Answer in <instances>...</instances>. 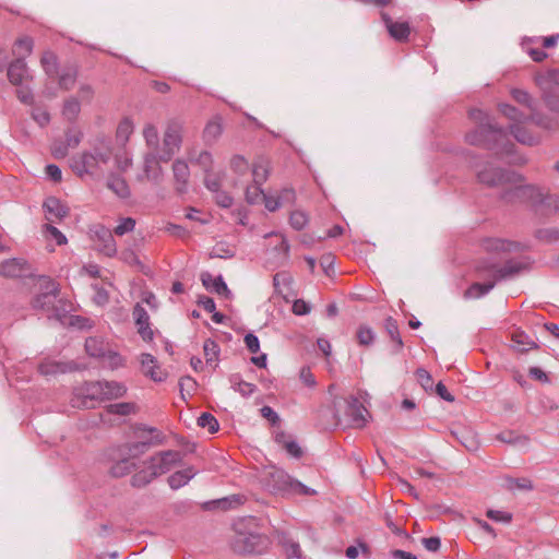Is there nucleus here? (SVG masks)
<instances>
[{"instance_id":"obj_1","label":"nucleus","mask_w":559,"mask_h":559,"mask_svg":"<svg viewBox=\"0 0 559 559\" xmlns=\"http://www.w3.org/2000/svg\"><path fill=\"white\" fill-rule=\"evenodd\" d=\"M468 116L477 123V127L465 135L468 144L492 151L499 157L513 155L515 145L511 142L507 129L495 123L481 109L473 108Z\"/></svg>"},{"instance_id":"obj_2","label":"nucleus","mask_w":559,"mask_h":559,"mask_svg":"<svg viewBox=\"0 0 559 559\" xmlns=\"http://www.w3.org/2000/svg\"><path fill=\"white\" fill-rule=\"evenodd\" d=\"M532 261L526 258L510 259L503 265L492 262H485L480 270L487 272L488 281L474 283L465 292V298H480L487 295L498 282L511 280L531 267Z\"/></svg>"},{"instance_id":"obj_3","label":"nucleus","mask_w":559,"mask_h":559,"mask_svg":"<svg viewBox=\"0 0 559 559\" xmlns=\"http://www.w3.org/2000/svg\"><path fill=\"white\" fill-rule=\"evenodd\" d=\"M59 285L49 277H40V292L34 297L32 306L47 313L49 319L64 323L67 313L72 309L70 301L59 298Z\"/></svg>"},{"instance_id":"obj_4","label":"nucleus","mask_w":559,"mask_h":559,"mask_svg":"<svg viewBox=\"0 0 559 559\" xmlns=\"http://www.w3.org/2000/svg\"><path fill=\"white\" fill-rule=\"evenodd\" d=\"M235 537L233 547L240 554L261 555L269 548L270 540L260 532L255 518L240 519L234 524Z\"/></svg>"},{"instance_id":"obj_5","label":"nucleus","mask_w":559,"mask_h":559,"mask_svg":"<svg viewBox=\"0 0 559 559\" xmlns=\"http://www.w3.org/2000/svg\"><path fill=\"white\" fill-rule=\"evenodd\" d=\"M522 183V182H519ZM542 189L537 185H516L510 188H503L499 193V200L507 205L525 204L537 215Z\"/></svg>"},{"instance_id":"obj_6","label":"nucleus","mask_w":559,"mask_h":559,"mask_svg":"<svg viewBox=\"0 0 559 559\" xmlns=\"http://www.w3.org/2000/svg\"><path fill=\"white\" fill-rule=\"evenodd\" d=\"M474 167L476 169L478 182L489 188L509 183L516 185L518 182H523L525 180L524 176L516 171L496 167L489 163H486L483 167L475 163Z\"/></svg>"},{"instance_id":"obj_7","label":"nucleus","mask_w":559,"mask_h":559,"mask_svg":"<svg viewBox=\"0 0 559 559\" xmlns=\"http://www.w3.org/2000/svg\"><path fill=\"white\" fill-rule=\"evenodd\" d=\"M99 401H103L100 381L85 382L74 389L71 404L78 408H94Z\"/></svg>"},{"instance_id":"obj_8","label":"nucleus","mask_w":559,"mask_h":559,"mask_svg":"<svg viewBox=\"0 0 559 559\" xmlns=\"http://www.w3.org/2000/svg\"><path fill=\"white\" fill-rule=\"evenodd\" d=\"M183 126L179 120H171L164 134L163 148L158 155L159 160L168 162L179 151L182 143Z\"/></svg>"},{"instance_id":"obj_9","label":"nucleus","mask_w":559,"mask_h":559,"mask_svg":"<svg viewBox=\"0 0 559 559\" xmlns=\"http://www.w3.org/2000/svg\"><path fill=\"white\" fill-rule=\"evenodd\" d=\"M262 483L273 493L290 491L294 479L282 468L272 466L264 471Z\"/></svg>"},{"instance_id":"obj_10","label":"nucleus","mask_w":559,"mask_h":559,"mask_svg":"<svg viewBox=\"0 0 559 559\" xmlns=\"http://www.w3.org/2000/svg\"><path fill=\"white\" fill-rule=\"evenodd\" d=\"M182 455L179 451L167 450L153 455L148 460L153 476H160L168 473L175 465L180 464Z\"/></svg>"},{"instance_id":"obj_11","label":"nucleus","mask_w":559,"mask_h":559,"mask_svg":"<svg viewBox=\"0 0 559 559\" xmlns=\"http://www.w3.org/2000/svg\"><path fill=\"white\" fill-rule=\"evenodd\" d=\"M0 274L4 277L17 278L33 275V267L22 258H13L0 264Z\"/></svg>"},{"instance_id":"obj_12","label":"nucleus","mask_w":559,"mask_h":559,"mask_svg":"<svg viewBox=\"0 0 559 559\" xmlns=\"http://www.w3.org/2000/svg\"><path fill=\"white\" fill-rule=\"evenodd\" d=\"M344 402L346 404L345 414L349 418L350 424L358 428L364 427L369 415L367 408L353 395L345 399Z\"/></svg>"},{"instance_id":"obj_13","label":"nucleus","mask_w":559,"mask_h":559,"mask_svg":"<svg viewBox=\"0 0 559 559\" xmlns=\"http://www.w3.org/2000/svg\"><path fill=\"white\" fill-rule=\"evenodd\" d=\"M132 317L141 338L145 342H151L154 337V332L151 328L150 316L147 311L140 304H136L133 308Z\"/></svg>"},{"instance_id":"obj_14","label":"nucleus","mask_w":559,"mask_h":559,"mask_svg":"<svg viewBox=\"0 0 559 559\" xmlns=\"http://www.w3.org/2000/svg\"><path fill=\"white\" fill-rule=\"evenodd\" d=\"M382 21L390 36L396 41H407L411 35V26L408 22H394L388 13L381 14Z\"/></svg>"},{"instance_id":"obj_15","label":"nucleus","mask_w":559,"mask_h":559,"mask_svg":"<svg viewBox=\"0 0 559 559\" xmlns=\"http://www.w3.org/2000/svg\"><path fill=\"white\" fill-rule=\"evenodd\" d=\"M173 174L175 179V190L178 194H185L188 191L190 169L182 159H176L173 163Z\"/></svg>"},{"instance_id":"obj_16","label":"nucleus","mask_w":559,"mask_h":559,"mask_svg":"<svg viewBox=\"0 0 559 559\" xmlns=\"http://www.w3.org/2000/svg\"><path fill=\"white\" fill-rule=\"evenodd\" d=\"M43 210L48 221H61L69 214V207L56 197H48L43 203Z\"/></svg>"},{"instance_id":"obj_17","label":"nucleus","mask_w":559,"mask_h":559,"mask_svg":"<svg viewBox=\"0 0 559 559\" xmlns=\"http://www.w3.org/2000/svg\"><path fill=\"white\" fill-rule=\"evenodd\" d=\"M552 214H559V194H550L543 188L536 216L546 218Z\"/></svg>"},{"instance_id":"obj_18","label":"nucleus","mask_w":559,"mask_h":559,"mask_svg":"<svg viewBox=\"0 0 559 559\" xmlns=\"http://www.w3.org/2000/svg\"><path fill=\"white\" fill-rule=\"evenodd\" d=\"M78 369L74 361H57L46 359L38 366V370L44 376H56L59 373H67Z\"/></svg>"},{"instance_id":"obj_19","label":"nucleus","mask_w":559,"mask_h":559,"mask_svg":"<svg viewBox=\"0 0 559 559\" xmlns=\"http://www.w3.org/2000/svg\"><path fill=\"white\" fill-rule=\"evenodd\" d=\"M141 368L142 372L150 377L155 382H162L166 379V372H164L157 362V359L147 353L141 355Z\"/></svg>"},{"instance_id":"obj_20","label":"nucleus","mask_w":559,"mask_h":559,"mask_svg":"<svg viewBox=\"0 0 559 559\" xmlns=\"http://www.w3.org/2000/svg\"><path fill=\"white\" fill-rule=\"evenodd\" d=\"M201 281L203 286L209 292L215 293L219 296H224L225 298L231 297V292L227 287L222 275L214 277L209 272H204L201 274Z\"/></svg>"},{"instance_id":"obj_21","label":"nucleus","mask_w":559,"mask_h":559,"mask_svg":"<svg viewBox=\"0 0 559 559\" xmlns=\"http://www.w3.org/2000/svg\"><path fill=\"white\" fill-rule=\"evenodd\" d=\"M90 152L97 157L100 164H107L112 155L111 139L106 135L96 136Z\"/></svg>"},{"instance_id":"obj_22","label":"nucleus","mask_w":559,"mask_h":559,"mask_svg":"<svg viewBox=\"0 0 559 559\" xmlns=\"http://www.w3.org/2000/svg\"><path fill=\"white\" fill-rule=\"evenodd\" d=\"M29 78L28 68L25 59L16 58L8 68V79L13 85H21L23 81Z\"/></svg>"},{"instance_id":"obj_23","label":"nucleus","mask_w":559,"mask_h":559,"mask_svg":"<svg viewBox=\"0 0 559 559\" xmlns=\"http://www.w3.org/2000/svg\"><path fill=\"white\" fill-rule=\"evenodd\" d=\"M293 277L288 272H278L273 276V286L277 295L288 301L292 293Z\"/></svg>"},{"instance_id":"obj_24","label":"nucleus","mask_w":559,"mask_h":559,"mask_svg":"<svg viewBox=\"0 0 559 559\" xmlns=\"http://www.w3.org/2000/svg\"><path fill=\"white\" fill-rule=\"evenodd\" d=\"M159 158L154 153H148L144 157V174L151 181L158 182L162 177V167Z\"/></svg>"},{"instance_id":"obj_25","label":"nucleus","mask_w":559,"mask_h":559,"mask_svg":"<svg viewBox=\"0 0 559 559\" xmlns=\"http://www.w3.org/2000/svg\"><path fill=\"white\" fill-rule=\"evenodd\" d=\"M107 188L121 199H127L131 194L130 188L124 178L116 174L109 175L107 180Z\"/></svg>"},{"instance_id":"obj_26","label":"nucleus","mask_w":559,"mask_h":559,"mask_svg":"<svg viewBox=\"0 0 559 559\" xmlns=\"http://www.w3.org/2000/svg\"><path fill=\"white\" fill-rule=\"evenodd\" d=\"M195 475L197 471L193 467L177 471L168 477V485L171 489H179L187 485Z\"/></svg>"},{"instance_id":"obj_27","label":"nucleus","mask_w":559,"mask_h":559,"mask_svg":"<svg viewBox=\"0 0 559 559\" xmlns=\"http://www.w3.org/2000/svg\"><path fill=\"white\" fill-rule=\"evenodd\" d=\"M510 132L521 144L533 146L539 142L537 136L533 135L525 127L519 123L511 124Z\"/></svg>"},{"instance_id":"obj_28","label":"nucleus","mask_w":559,"mask_h":559,"mask_svg":"<svg viewBox=\"0 0 559 559\" xmlns=\"http://www.w3.org/2000/svg\"><path fill=\"white\" fill-rule=\"evenodd\" d=\"M100 385L103 389V401L121 397L127 392V388L120 382L100 381Z\"/></svg>"},{"instance_id":"obj_29","label":"nucleus","mask_w":559,"mask_h":559,"mask_svg":"<svg viewBox=\"0 0 559 559\" xmlns=\"http://www.w3.org/2000/svg\"><path fill=\"white\" fill-rule=\"evenodd\" d=\"M266 254L276 259V262L266 261V265L271 269H276L286 264L289 257V247H270L266 249Z\"/></svg>"},{"instance_id":"obj_30","label":"nucleus","mask_w":559,"mask_h":559,"mask_svg":"<svg viewBox=\"0 0 559 559\" xmlns=\"http://www.w3.org/2000/svg\"><path fill=\"white\" fill-rule=\"evenodd\" d=\"M295 198V191L293 189H283L278 198L270 197L264 194L262 203H264L266 210L274 212L280 209L282 201H290Z\"/></svg>"},{"instance_id":"obj_31","label":"nucleus","mask_w":559,"mask_h":559,"mask_svg":"<svg viewBox=\"0 0 559 559\" xmlns=\"http://www.w3.org/2000/svg\"><path fill=\"white\" fill-rule=\"evenodd\" d=\"M164 437L159 433L156 435L151 441L134 442L128 447V454L130 460L136 457L147 451L152 444H162Z\"/></svg>"},{"instance_id":"obj_32","label":"nucleus","mask_w":559,"mask_h":559,"mask_svg":"<svg viewBox=\"0 0 559 559\" xmlns=\"http://www.w3.org/2000/svg\"><path fill=\"white\" fill-rule=\"evenodd\" d=\"M78 78V69L70 67L63 69L59 75L58 85L61 90L70 91L73 88Z\"/></svg>"},{"instance_id":"obj_33","label":"nucleus","mask_w":559,"mask_h":559,"mask_svg":"<svg viewBox=\"0 0 559 559\" xmlns=\"http://www.w3.org/2000/svg\"><path fill=\"white\" fill-rule=\"evenodd\" d=\"M34 40L29 36H24L15 40L13 53L16 55V58L25 59L33 51Z\"/></svg>"},{"instance_id":"obj_34","label":"nucleus","mask_w":559,"mask_h":559,"mask_svg":"<svg viewBox=\"0 0 559 559\" xmlns=\"http://www.w3.org/2000/svg\"><path fill=\"white\" fill-rule=\"evenodd\" d=\"M40 63L48 76L52 78L57 74L59 63L56 53L52 51H45L41 56Z\"/></svg>"},{"instance_id":"obj_35","label":"nucleus","mask_w":559,"mask_h":559,"mask_svg":"<svg viewBox=\"0 0 559 559\" xmlns=\"http://www.w3.org/2000/svg\"><path fill=\"white\" fill-rule=\"evenodd\" d=\"M510 94L512 98L520 105L525 106L531 111L536 110V103L527 91L514 87L510 91Z\"/></svg>"},{"instance_id":"obj_36","label":"nucleus","mask_w":559,"mask_h":559,"mask_svg":"<svg viewBox=\"0 0 559 559\" xmlns=\"http://www.w3.org/2000/svg\"><path fill=\"white\" fill-rule=\"evenodd\" d=\"M81 111V104L78 98L70 97L68 98L62 108V115L63 117L70 121L74 122Z\"/></svg>"},{"instance_id":"obj_37","label":"nucleus","mask_w":559,"mask_h":559,"mask_svg":"<svg viewBox=\"0 0 559 559\" xmlns=\"http://www.w3.org/2000/svg\"><path fill=\"white\" fill-rule=\"evenodd\" d=\"M384 328L390 338L396 344L395 352H400L403 348L404 344L400 335L396 320L393 319L392 317L386 318L384 322Z\"/></svg>"},{"instance_id":"obj_38","label":"nucleus","mask_w":559,"mask_h":559,"mask_svg":"<svg viewBox=\"0 0 559 559\" xmlns=\"http://www.w3.org/2000/svg\"><path fill=\"white\" fill-rule=\"evenodd\" d=\"M512 342L519 352H526L530 348H535V342L524 332L516 331L512 334Z\"/></svg>"},{"instance_id":"obj_39","label":"nucleus","mask_w":559,"mask_h":559,"mask_svg":"<svg viewBox=\"0 0 559 559\" xmlns=\"http://www.w3.org/2000/svg\"><path fill=\"white\" fill-rule=\"evenodd\" d=\"M85 350L91 357H103L105 356L106 348L105 344L100 338L88 337L85 341Z\"/></svg>"},{"instance_id":"obj_40","label":"nucleus","mask_w":559,"mask_h":559,"mask_svg":"<svg viewBox=\"0 0 559 559\" xmlns=\"http://www.w3.org/2000/svg\"><path fill=\"white\" fill-rule=\"evenodd\" d=\"M535 239L539 242H559V228L546 227L535 231Z\"/></svg>"},{"instance_id":"obj_41","label":"nucleus","mask_w":559,"mask_h":559,"mask_svg":"<svg viewBox=\"0 0 559 559\" xmlns=\"http://www.w3.org/2000/svg\"><path fill=\"white\" fill-rule=\"evenodd\" d=\"M203 350H204L206 364L214 362L215 364L214 368H216L217 361H218V355H219L218 344L215 341L207 338L204 342Z\"/></svg>"},{"instance_id":"obj_42","label":"nucleus","mask_w":559,"mask_h":559,"mask_svg":"<svg viewBox=\"0 0 559 559\" xmlns=\"http://www.w3.org/2000/svg\"><path fill=\"white\" fill-rule=\"evenodd\" d=\"M119 258L129 265L135 266L140 271H144V264L140 261L135 251L130 247H122Z\"/></svg>"},{"instance_id":"obj_43","label":"nucleus","mask_w":559,"mask_h":559,"mask_svg":"<svg viewBox=\"0 0 559 559\" xmlns=\"http://www.w3.org/2000/svg\"><path fill=\"white\" fill-rule=\"evenodd\" d=\"M500 112L515 123H520L526 121V117L521 110L516 107L509 104H500L499 105Z\"/></svg>"},{"instance_id":"obj_44","label":"nucleus","mask_w":559,"mask_h":559,"mask_svg":"<svg viewBox=\"0 0 559 559\" xmlns=\"http://www.w3.org/2000/svg\"><path fill=\"white\" fill-rule=\"evenodd\" d=\"M504 481H506L507 489H509L511 491L532 490L533 489L532 480L526 477H521V478L506 477Z\"/></svg>"},{"instance_id":"obj_45","label":"nucleus","mask_w":559,"mask_h":559,"mask_svg":"<svg viewBox=\"0 0 559 559\" xmlns=\"http://www.w3.org/2000/svg\"><path fill=\"white\" fill-rule=\"evenodd\" d=\"M63 324H68L80 330H88L94 326V322L90 318L75 314L69 316V313H67V319Z\"/></svg>"},{"instance_id":"obj_46","label":"nucleus","mask_w":559,"mask_h":559,"mask_svg":"<svg viewBox=\"0 0 559 559\" xmlns=\"http://www.w3.org/2000/svg\"><path fill=\"white\" fill-rule=\"evenodd\" d=\"M134 463L130 460V457H124L118 462H116L111 468L110 473L114 477H122L131 472L134 467Z\"/></svg>"},{"instance_id":"obj_47","label":"nucleus","mask_w":559,"mask_h":559,"mask_svg":"<svg viewBox=\"0 0 559 559\" xmlns=\"http://www.w3.org/2000/svg\"><path fill=\"white\" fill-rule=\"evenodd\" d=\"M132 132H133V123H132L131 119L123 118L117 127L116 138L118 141L126 143L129 140Z\"/></svg>"},{"instance_id":"obj_48","label":"nucleus","mask_w":559,"mask_h":559,"mask_svg":"<svg viewBox=\"0 0 559 559\" xmlns=\"http://www.w3.org/2000/svg\"><path fill=\"white\" fill-rule=\"evenodd\" d=\"M260 185L252 183L251 186H248L246 189V201L249 204H260L262 203V200L264 199V191L261 188Z\"/></svg>"},{"instance_id":"obj_49","label":"nucleus","mask_w":559,"mask_h":559,"mask_svg":"<svg viewBox=\"0 0 559 559\" xmlns=\"http://www.w3.org/2000/svg\"><path fill=\"white\" fill-rule=\"evenodd\" d=\"M198 425L201 428H206L210 433H214L219 429L217 419L210 413H202L198 418Z\"/></svg>"},{"instance_id":"obj_50","label":"nucleus","mask_w":559,"mask_h":559,"mask_svg":"<svg viewBox=\"0 0 559 559\" xmlns=\"http://www.w3.org/2000/svg\"><path fill=\"white\" fill-rule=\"evenodd\" d=\"M156 476L152 475L150 466L146 469H142L134 474L131 479V484L134 487H144L150 484Z\"/></svg>"},{"instance_id":"obj_51","label":"nucleus","mask_w":559,"mask_h":559,"mask_svg":"<svg viewBox=\"0 0 559 559\" xmlns=\"http://www.w3.org/2000/svg\"><path fill=\"white\" fill-rule=\"evenodd\" d=\"M43 233L47 239L56 240V245H67V237L55 226L45 224L43 226Z\"/></svg>"},{"instance_id":"obj_52","label":"nucleus","mask_w":559,"mask_h":559,"mask_svg":"<svg viewBox=\"0 0 559 559\" xmlns=\"http://www.w3.org/2000/svg\"><path fill=\"white\" fill-rule=\"evenodd\" d=\"M356 336H357V341H358L359 345H361V346H369V345L373 344L374 338H376V334L372 331V329L369 326H366V325L359 326V329L357 330Z\"/></svg>"},{"instance_id":"obj_53","label":"nucleus","mask_w":559,"mask_h":559,"mask_svg":"<svg viewBox=\"0 0 559 559\" xmlns=\"http://www.w3.org/2000/svg\"><path fill=\"white\" fill-rule=\"evenodd\" d=\"M143 136L145 139L147 146H150L154 150L158 146V142H159L158 131L154 124L147 123L144 127Z\"/></svg>"},{"instance_id":"obj_54","label":"nucleus","mask_w":559,"mask_h":559,"mask_svg":"<svg viewBox=\"0 0 559 559\" xmlns=\"http://www.w3.org/2000/svg\"><path fill=\"white\" fill-rule=\"evenodd\" d=\"M135 406L133 403L121 402L115 403L107 406V412L110 414H117L121 416L130 415L134 412Z\"/></svg>"},{"instance_id":"obj_55","label":"nucleus","mask_w":559,"mask_h":559,"mask_svg":"<svg viewBox=\"0 0 559 559\" xmlns=\"http://www.w3.org/2000/svg\"><path fill=\"white\" fill-rule=\"evenodd\" d=\"M252 177H253V183L262 186L267 177H269V169L266 165L261 163H255L252 168Z\"/></svg>"},{"instance_id":"obj_56","label":"nucleus","mask_w":559,"mask_h":559,"mask_svg":"<svg viewBox=\"0 0 559 559\" xmlns=\"http://www.w3.org/2000/svg\"><path fill=\"white\" fill-rule=\"evenodd\" d=\"M308 215L304 211H294L290 214V226L296 230H301L308 224Z\"/></svg>"},{"instance_id":"obj_57","label":"nucleus","mask_w":559,"mask_h":559,"mask_svg":"<svg viewBox=\"0 0 559 559\" xmlns=\"http://www.w3.org/2000/svg\"><path fill=\"white\" fill-rule=\"evenodd\" d=\"M222 133V124L218 120L210 121L203 131V136L205 140H216Z\"/></svg>"},{"instance_id":"obj_58","label":"nucleus","mask_w":559,"mask_h":559,"mask_svg":"<svg viewBox=\"0 0 559 559\" xmlns=\"http://www.w3.org/2000/svg\"><path fill=\"white\" fill-rule=\"evenodd\" d=\"M91 233H92L93 237H95L97 240L104 242V245H107L109 241L112 240L111 230L103 225L94 226L91 229Z\"/></svg>"},{"instance_id":"obj_59","label":"nucleus","mask_w":559,"mask_h":559,"mask_svg":"<svg viewBox=\"0 0 559 559\" xmlns=\"http://www.w3.org/2000/svg\"><path fill=\"white\" fill-rule=\"evenodd\" d=\"M526 121H532L536 126L542 127L544 129L552 128L551 119L545 115L539 114L537 109L535 111H531V115L526 117Z\"/></svg>"},{"instance_id":"obj_60","label":"nucleus","mask_w":559,"mask_h":559,"mask_svg":"<svg viewBox=\"0 0 559 559\" xmlns=\"http://www.w3.org/2000/svg\"><path fill=\"white\" fill-rule=\"evenodd\" d=\"M83 133L74 128L66 131V141H63L70 148H75L80 145Z\"/></svg>"},{"instance_id":"obj_61","label":"nucleus","mask_w":559,"mask_h":559,"mask_svg":"<svg viewBox=\"0 0 559 559\" xmlns=\"http://www.w3.org/2000/svg\"><path fill=\"white\" fill-rule=\"evenodd\" d=\"M417 380L425 391H432L433 380L431 374L424 368H419L416 371Z\"/></svg>"},{"instance_id":"obj_62","label":"nucleus","mask_w":559,"mask_h":559,"mask_svg":"<svg viewBox=\"0 0 559 559\" xmlns=\"http://www.w3.org/2000/svg\"><path fill=\"white\" fill-rule=\"evenodd\" d=\"M92 288L94 290V296H93L94 304H96L97 306L107 305L109 301L108 292L104 287H102L97 284H93Z\"/></svg>"},{"instance_id":"obj_63","label":"nucleus","mask_w":559,"mask_h":559,"mask_svg":"<svg viewBox=\"0 0 559 559\" xmlns=\"http://www.w3.org/2000/svg\"><path fill=\"white\" fill-rule=\"evenodd\" d=\"M335 255L332 253L323 254L320 259V266L326 276L334 275Z\"/></svg>"},{"instance_id":"obj_64","label":"nucleus","mask_w":559,"mask_h":559,"mask_svg":"<svg viewBox=\"0 0 559 559\" xmlns=\"http://www.w3.org/2000/svg\"><path fill=\"white\" fill-rule=\"evenodd\" d=\"M543 99L550 111L559 114V94L545 92Z\"/></svg>"}]
</instances>
